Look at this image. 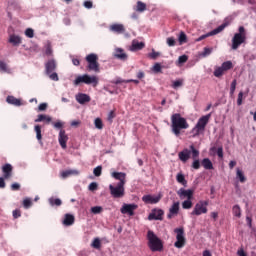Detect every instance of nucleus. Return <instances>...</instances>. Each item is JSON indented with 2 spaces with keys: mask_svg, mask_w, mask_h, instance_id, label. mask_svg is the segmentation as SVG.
Returning a JSON list of instances; mask_svg holds the SVG:
<instances>
[{
  "mask_svg": "<svg viewBox=\"0 0 256 256\" xmlns=\"http://www.w3.org/2000/svg\"><path fill=\"white\" fill-rule=\"evenodd\" d=\"M84 7H85L86 9H92V8H93V2H91V1H85V2H84Z\"/></svg>",
  "mask_w": 256,
  "mask_h": 256,
  "instance_id": "338daca9",
  "label": "nucleus"
},
{
  "mask_svg": "<svg viewBox=\"0 0 256 256\" xmlns=\"http://www.w3.org/2000/svg\"><path fill=\"white\" fill-rule=\"evenodd\" d=\"M91 247H93V249H101V239L94 238L91 243Z\"/></svg>",
  "mask_w": 256,
  "mask_h": 256,
  "instance_id": "79ce46f5",
  "label": "nucleus"
},
{
  "mask_svg": "<svg viewBox=\"0 0 256 256\" xmlns=\"http://www.w3.org/2000/svg\"><path fill=\"white\" fill-rule=\"evenodd\" d=\"M112 33H116L117 35H121V33H125V26L123 24H112L109 27Z\"/></svg>",
  "mask_w": 256,
  "mask_h": 256,
  "instance_id": "b1692460",
  "label": "nucleus"
},
{
  "mask_svg": "<svg viewBox=\"0 0 256 256\" xmlns=\"http://www.w3.org/2000/svg\"><path fill=\"white\" fill-rule=\"evenodd\" d=\"M7 103H9V105H14L15 107H21V100L15 98L14 96H8L6 99Z\"/></svg>",
  "mask_w": 256,
  "mask_h": 256,
  "instance_id": "cd10ccee",
  "label": "nucleus"
},
{
  "mask_svg": "<svg viewBox=\"0 0 256 256\" xmlns=\"http://www.w3.org/2000/svg\"><path fill=\"white\" fill-rule=\"evenodd\" d=\"M236 179L240 183H245V181H247V178L245 177V173H243V170H241L240 168L236 169Z\"/></svg>",
  "mask_w": 256,
  "mask_h": 256,
  "instance_id": "7c9ffc66",
  "label": "nucleus"
},
{
  "mask_svg": "<svg viewBox=\"0 0 256 256\" xmlns=\"http://www.w3.org/2000/svg\"><path fill=\"white\" fill-rule=\"evenodd\" d=\"M228 25L229 24H227V23L221 24L220 26H218L214 30H212V31H210V32H208L206 34H203L200 37H198L196 39V41L197 42L203 41V39H207V37H213V35H219V33H221V31H223L225 29V27H227Z\"/></svg>",
  "mask_w": 256,
  "mask_h": 256,
  "instance_id": "9b49d317",
  "label": "nucleus"
},
{
  "mask_svg": "<svg viewBox=\"0 0 256 256\" xmlns=\"http://www.w3.org/2000/svg\"><path fill=\"white\" fill-rule=\"evenodd\" d=\"M173 89H179V87H183V80H175L172 82Z\"/></svg>",
  "mask_w": 256,
  "mask_h": 256,
  "instance_id": "8fccbe9b",
  "label": "nucleus"
},
{
  "mask_svg": "<svg viewBox=\"0 0 256 256\" xmlns=\"http://www.w3.org/2000/svg\"><path fill=\"white\" fill-rule=\"evenodd\" d=\"M174 233H176V242L174 243V247H176V249H183L186 243L185 229L183 227L175 228Z\"/></svg>",
  "mask_w": 256,
  "mask_h": 256,
  "instance_id": "6e6552de",
  "label": "nucleus"
},
{
  "mask_svg": "<svg viewBox=\"0 0 256 256\" xmlns=\"http://www.w3.org/2000/svg\"><path fill=\"white\" fill-rule=\"evenodd\" d=\"M161 53L155 52L154 50L149 54L150 59H156Z\"/></svg>",
  "mask_w": 256,
  "mask_h": 256,
  "instance_id": "e2e57ef3",
  "label": "nucleus"
},
{
  "mask_svg": "<svg viewBox=\"0 0 256 256\" xmlns=\"http://www.w3.org/2000/svg\"><path fill=\"white\" fill-rule=\"evenodd\" d=\"M34 131L36 133V139L39 141V143H43L41 140L43 139V136L41 135V126L40 125H35L34 126Z\"/></svg>",
  "mask_w": 256,
  "mask_h": 256,
  "instance_id": "f704fd0d",
  "label": "nucleus"
},
{
  "mask_svg": "<svg viewBox=\"0 0 256 256\" xmlns=\"http://www.w3.org/2000/svg\"><path fill=\"white\" fill-rule=\"evenodd\" d=\"M111 176L113 177V179H116V181H119L118 183L125 185V179L127 177V174H125L124 172H113Z\"/></svg>",
  "mask_w": 256,
  "mask_h": 256,
  "instance_id": "4be33fe9",
  "label": "nucleus"
},
{
  "mask_svg": "<svg viewBox=\"0 0 256 256\" xmlns=\"http://www.w3.org/2000/svg\"><path fill=\"white\" fill-rule=\"evenodd\" d=\"M94 125L96 127V129H103V121L101 120V118H96L94 120Z\"/></svg>",
  "mask_w": 256,
  "mask_h": 256,
  "instance_id": "3c124183",
  "label": "nucleus"
},
{
  "mask_svg": "<svg viewBox=\"0 0 256 256\" xmlns=\"http://www.w3.org/2000/svg\"><path fill=\"white\" fill-rule=\"evenodd\" d=\"M188 60H189L188 55L179 56L178 60L175 62V65L177 67H183L184 63H187Z\"/></svg>",
  "mask_w": 256,
  "mask_h": 256,
  "instance_id": "2f4dec72",
  "label": "nucleus"
},
{
  "mask_svg": "<svg viewBox=\"0 0 256 256\" xmlns=\"http://www.w3.org/2000/svg\"><path fill=\"white\" fill-rule=\"evenodd\" d=\"M163 215L165 212L161 209H153L152 212L149 214L148 219L149 221H163Z\"/></svg>",
  "mask_w": 256,
  "mask_h": 256,
  "instance_id": "ddd939ff",
  "label": "nucleus"
},
{
  "mask_svg": "<svg viewBox=\"0 0 256 256\" xmlns=\"http://www.w3.org/2000/svg\"><path fill=\"white\" fill-rule=\"evenodd\" d=\"M33 205V202L31 201V198H25L23 200V207L24 209H29Z\"/></svg>",
  "mask_w": 256,
  "mask_h": 256,
  "instance_id": "09e8293b",
  "label": "nucleus"
},
{
  "mask_svg": "<svg viewBox=\"0 0 256 256\" xmlns=\"http://www.w3.org/2000/svg\"><path fill=\"white\" fill-rule=\"evenodd\" d=\"M237 105H238V106L243 105V92H239V93H238Z\"/></svg>",
  "mask_w": 256,
  "mask_h": 256,
  "instance_id": "bf43d9fd",
  "label": "nucleus"
},
{
  "mask_svg": "<svg viewBox=\"0 0 256 256\" xmlns=\"http://www.w3.org/2000/svg\"><path fill=\"white\" fill-rule=\"evenodd\" d=\"M166 43H167L168 47H175V43H177V41H175L174 37H168L166 39Z\"/></svg>",
  "mask_w": 256,
  "mask_h": 256,
  "instance_id": "864d4df0",
  "label": "nucleus"
},
{
  "mask_svg": "<svg viewBox=\"0 0 256 256\" xmlns=\"http://www.w3.org/2000/svg\"><path fill=\"white\" fill-rule=\"evenodd\" d=\"M145 9H147V5L141 1H138L136 11H139V13H143V11H145Z\"/></svg>",
  "mask_w": 256,
  "mask_h": 256,
  "instance_id": "c03bdc74",
  "label": "nucleus"
},
{
  "mask_svg": "<svg viewBox=\"0 0 256 256\" xmlns=\"http://www.w3.org/2000/svg\"><path fill=\"white\" fill-rule=\"evenodd\" d=\"M98 188H99V184H97V182H91L88 186V189L90 191H97Z\"/></svg>",
  "mask_w": 256,
  "mask_h": 256,
  "instance_id": "13d9d810",
  "label": "nucleus"
},
{
  "mask_svg": "<svg viewBox=\"0 0 256 256\" xmlns=\"http://www.w3.org/2000/svg\"><path fill=\"white\" fill-rule=\"evenodd\" d=\"M102 171H103V167L97 166L96 168H94L93 174L95 175V177H101Z\"/></svg>",
  "mask_w": 256,
  "mask_h": 256,
  "instance_id": "6e6d98bb",
  "label": "nucleus"
},
{
  "mask_svg": "<svg viewBox=\"0 0 256 256\" xmlns=\"http://www.w3.org/2000/svg\"><path fill=\"white\" fill-rule=\"evenodd\" d=\"M60 175H61L62 179H67V177H71V175H79V170H75V169L66 170V171L61 172Z\"/></svg>",
  "mask_w": 256,
  "mask_h": 256,
  "instance_id": "c756f323",
  "label": "nucleus"
},
{
  "mask_svg": "<svg viewBox=\"0 0 256 256\" xmlns=\"http://www.w3.org/2000/svg\"><path fill=\"white\" fill-rule=\"evenodd\" d=\"M225 74V71L223 70V68L220 66V67H216L214 69V77H223V75Z\"/></svg>",
  "mask_w": 256,
  "mask_h": 256,
  "instance_id": "ea45409f",
  "label": "nucleus"
},
{
  "mask_svg": "<svg viewBox=\"0 0 256 256\" xmlns=\"http://www.w3.org/2000/svg\"><path fill=\"white\" fill-rule=\"evenodd\" d=\"M110 195L114 199H121L125 197V184L117 183V185L110 184L109 185Z\"/></svg>",
  "mask_w": 256,
  "mask_h": 256,
  "instance_id": "0eeeda50",
  "label": "nucleus"
},
{
  "mask_svg": "<svg viewBox=\"0 0 256 256\" xmlns=\"http://www.w3.org/2000/svg\"><path fill=\"white\" fill-rule=\"evenodd\" d=\"M213 53V48H204V51L202 52V57H209V55Z\"/></svg>",
  "mask_w": 256,
  "mask_h": 256,
  "instance_id": "4d7b16f0",
  "label": "nucleus"
},
{
  "mask_svg": "<svg viewBox=\"0 0 256 256\" xmlns=\"http://www.w3.org/2000/svg\"><path fill=\"white\" fill-rule=\"evenodd\" d=\"M191 207H193V202L191 201V199H187L184 202H182V208L191 209Z\"/></svg>",
  "mask_w": 256,
  "mask_h": 256,
  "instance_id": "de8ad7c7",
  "label": "nucleus"
},
{
  "mask_svg": "<svg viewBox=\"0 0 256 256\" xmlns=\"http://www.w3.org/2000/svg\"><path fill=\"white\" fill-rule=\"evenodd\" d=\"M177 195L180 197V199H193V190L180 188L177 191Z\"/></svg>",
  "mask_w": 256,
  "mask_h": 256,
  "instance_id": "dca6fc26",
  "label": "nucleus"
},
{
  "mask_svg": "<svg viewBox=\"0 0 256 256\" xmlns=\"http://www.w3.org/2000/svg\"><path fill=\"white\" fill-rule=\"evenodd\" d=\"M245 41H247V33H245V27L240 26L238 28V32L235 33L232 38L231 49L233 51H237V48L241 47V45H243V43H245Z\"/></svg>",
  "mask_w": 256,
  "mask_h": 256,
  "instance_id": "20e7f679",
  "label": "nucleus"
},
{
  "mask_svg": "<svg viewBox=\"0 0 256 256\" xmlns=\"http://www.w3.org/2000/svg\"><path fill=\"white\" fill-rule=\"evenodd\" d=\"M211 119V114H207L205 116H202L198 119V122L194 126V128L191 130L192 137H199L202 133H205V127H207V124L209 123V120Z\"/></svg>",
  "mask_w": 256,
  "mask_h": 256,
  "instance_id": "7ed1b4c3",
  "label": "nucleus"
},
{
  "mask_svg": "<svg viewBox=\"0 0 256 256\" xmlns=\"http://www.w3.org/2000/svg\"><path fill=\"white\" fill-rule=\"evenodd\" d=\"M63 125H64V123L61 121H57V122L53 123V127L55 129H60V131H61V129H63Z\"/></svg>",
  "mask_w": 256,
  "mask_h": 256,
  "instance_id": "052dcab7",
  "label": "nucleus"
},
{
  "mask_svg": "<svg viewBox=\"0 0 256 256\" xmlns=\"http://www.w3.org/2000/svg\"><path fill=\"white\" fill-rule=\"evenodd\" d=\"M191 153H193V151H191V149H183L181 152L178 153V158L180 159V161H182V163H187L189 161V159H191Z\"/></svg>",
  "mask_w": 256,
  "mask_h": 256,
  "instance_id": "f3484780",
  "label": "nucleus"
},
{
  "mask_svg": "<svg viewBox=\"0 0 256 256\" xmlns=\"http://www.w3.org/2000/svg\"><path fill=\"white\" fill-rule=\"evenodd\" d=\"M237 255L238 256H247V254L245 253V250H243V248L238 249Z\"/></svg>",
  "mask_w": 256,
  "mask_h": 256,
  "instance_id": "774afa93",
  "label": "nucleus"
},
{
  "mask_svg": "<svg viewBox=\"0 0 256 256\" xmlns=\"http://www.w3.org/2000/svg\"><path fill=\"white\" fill-rule=\"evenodd\" d=\"M86 61L88 63L89 71H94V73H99V57L95 53L88 54L86 56Z\"/></svg>",
  "mask_w": 256,
  "mask_h": 256,
  "instance_id": "1a4fd4ad",
  "label": "nucleus"
},
{
  "mask_svg": "<svg viewBox=\"0 0 256 256\" xmlns=\"http://www.w3.org/2000/svg\"><path fill=\"white\" fill-rule=\"evenodd\" d=\"M176 181L181 183V185H184V187L187 185V180H185V176L182 173L177 174Z\"/></svg>",
  "mask_w": 256,
  "mask_h": 256,
  "instance_id": "58836bf2",
  "label": "nucleus"
},
{
  "mask_svg": "<svg viewBox=\"0 0 256 256\" xmlns=\"http://www.w3.org/2000/svg\"><path fill=\"white\" fill-rule=\"evenodd\" d=\"M190 149L192 151V159H194L192 167L193 169H199L201 167V162L197 159L199 157V150L194 145H190Z\"/></svg>",
  "mask_w": 256,
  "mask_h": 256,
  "instance_id": "4468645a",
  "label": "nucleus"
},
{
  "mask_svg": "<svg viewBox=\"0 0 256 256\" xmlns=\"http://www.w3.org/2000/svg\"><path fill=\"white\" fill-rule=\"evenodd\" d=\"M38 111H47V103H41L38 106Z\"/></svg>",
  "mask_w": 256,
  "mask_h": 256,
  "instance_id": "0e129e2a",
  "label": "nucleus"
},
{
  "mask_svg": "<svg viewBox=\"0 0 256 256\" xmlns=\"http://www.w3.org/2000/svg\"><path fill=\"white\" fill-rule=\"evenodd\" d=\"M2 173L4 175V179H9L11 175H13V166L9 163L2 166Z\"/></svg>",
  "mask_w": 256,
  "mask_h": 256,
  "instance_id": "412c9836",
  "label": "nucleus"
},
{
  "mask_svg": "<svg viewBox=\"0 0 256 256\" xmlns=\"http://www.w3.org/2000/svg\"><path fill=\"white\" fill-rule=\"evenodd\" d=\"M0 71L2 73H11V69L7 66V63L0 61Z\"/></svg>",
  "mask_w": 256,
  "mask_h": 256,
  "instance_id": "4c0bfd02",
  "label": "nucleus"
},
{
  "mask_svg": "<svg viewBox=\"0 0 256 256\" xmlns=\"http://www.w3.org/2000/svg\"><path fill=\"white\" fill-rule=\"evenodd\" d=\"M216 153L218 155V157L220 159H223V147H219L217 150H216Z\"/></svg>",
  "mask_w": 256,
  "mask_h": 256,
  "instance_id": "69168bd1",
  "label": "nucleus"
},
{
  "mask_svg": "<svg viewBox=\"0 0 256 256\" xmlns=\"http://www.w3.org/2000/svg\"><path fill=\"white\" fill-rule=\"evenodd\" d=\"M220 67L223 68L224 71H229L230 69H233V62L231 61L223 62Z\"/></svg>",
  "mask_w": 256,
  "mask_h": 256,
  "instance_id": "a19ab883",
  "label": "nucleus"
},
{
  "mask_svg": "<svg viewBox=\"0 0 256 256\" xmlns=\"http://www.w3.org/2000/svg\"><path fill=\"white\" fill-rule=\"evenodd\" d=\"M232 213L234 217L241 219V207L239 205L236 204L232 207Z\"/></svg>",
  "mask_w": 256,
  "mask_h": 256,
  "instance_id": "c9c22d12",
  "label": "nucleus"
},
{
  "mask_svg": "<svg viewBox=\"0 0 256 256\" xmlns=\"http://www.w3.org/2000/svg\"><path fill=\"white\" fill-rule=\"evenodd\" d=\"M178 214H179V202H174L169 209L167 218L172 219L174 215H178Z\"/></svg>",
  "mask_w": 256,
  "mask_h": 256,
  "instance_id": "5701e85b",
  "label": "nucleus"
},
{
  "mask_svg": "<svg viewBox=\"0 0 256 256\" xmlns=\"http://www.w3.org/2000/svg\"><path fill=\"white\" fill-rule=\"evenodd\" d=\"M208 206H209V201L207 200L198 201L195 204L194 209L191 212V215H196V217H199V215H205V213H207L208 211L207 209Z\"/></svg>",
  "mask_w": 256,
  "mask_h": 256,
  "instance_id": "9d476101",
  "label": "nucleus"
},
{
  "mask_svg": "<svg viewBox=\"0 0 256 256\" xmlns=\"http://www.w3.org/2000/svg\"><path fill=\"white\" fill-rule=\"evenodd\" d=\"M202 167H204V169L211 170L213 169V162H211L209 158H204L202 160Z\"/></svg>",
  "mask_w": 256,
  "mask_h": 256,
  "instance_id": "72a5a7b5",
  "label": "nucleus"
},
{
  "mask_svg": "<svg viewBox=\"0 0 256 256\" xmlns=\"http://www.w3.org/2000/svg\"><path fill=\"white\" fill-rule=\"evenodd\" d=\"M236 89H237V80L234 79L230 86V95H234Z\"/></svg>",
  "mask_w": 256,
  "mask_h": 256,
  "instance_id": "5fc2aeb1",
  "label": "nucleus"
},
{
  "mask_svg": "<svg viewBox=\"0 0 256 256\" xmlns=\"http://www.w3.org/2000/svg\"><path fill=\"white\" fill-rule=\"evenodd\" d=\"M67 141H69V136H67L64 129H61L58 136V142L62 149H67Z\"/></svg>",
  "mask_w": 256,
  "mask_h": 256,
  "instance_id": "2eb2a0df",
  "label": "nucleus"
},
{
  "mask_svg": "<svg viewBox=\"0 0 256 256\" xmlns=\"http://www.w3.org/2000/svg\"><path fill=\"white\" fill-rule=\"evenodd\" d=\"M178 41L180 45H183V43H187V34H185V32H180L178 36Z\"/></svg>",
  "mask_w": 256,
  "mask_h": 256,
  "instance_id": "37998d69",
  "label": "nucleus"
},
{
  "mask_svg": "<svg viewBox=\"0 0 256 256\" xmlns=\"http://www.w3.org/2000/svg\"><path fill=\"white\" fill-rule=\"evenodd\" d=\"M135 209H137V204H123L120 212L122 215H129L130 217H133L135 215Z\"/></svg>",
  "mask_w": 256,
  "mask_h": 256,
  "instance_id": "f8f14e48",
  "label": "nucleus"
},
{
  "mask_svg": "<svg viewBox=\"0 0 256 256\" xmlns=\"http://www.w3.org/2000/svg\"><path fill=\"white\" fill-rule=\"evenodd\" d=\"M75 99L80 105H85V103H89V101H91V97L85 93L76 94Z\"/></svg>",
  "mask_w": 256,
  "mask_h": 256,
  "instance_id": "6ab92c4d",
  "label": "nucleus"
},
{
  "mask_svg": "<svg viewBox=\"0 0 256 256\" xmlns=\"http://www.w3.org/2000/svg\"><path fill=\"white\" fill-rule=\"evenodd\" d=\"M8 42L11 43V45H13V47H17V46L21 45L22 39H21V36L12 34L9 36Z\"/></svg>",
  "mask_w": 256,
  "mask_h": 256,
  "instance_id": "393cba45",
  "label": "nucleus"
},
{
  "mask_svg": "<svg viewBox=\"0 0 256 256\" xmlns=\"http://www.w3.org/2000/svg\"><path fill=\"white\" fill-rule=\"evenodd\" d=\"M80 83H85V85H92L93 87H97L99 85V78L95 75L84 74L78 76L74 80V85H80Z\"/></svg>",
  "mask_w": 256,
  "mask_h": 256,
  "instance_id": "39448f33",
  "label": "nucleus"
},
{
  "mask_svg": "<svg viewBox=\"0 0 256 256\" xmlns=\"http://www.w3.org/2000/svg\"><path fill=\"white\" fill-rule=\"evenodd\" d=\"M45 55H47L48 57H51V55H53V48L51 47V42L47 41L45 46Z\"/></svg>",
  "mask_w": 256,
  "mask_h": 256,
  "instance_id": "e433bc0d",
  "label": "nucleus"
},
{
  "mask_svg": "<svg viewBox=\"0 0 256 256\" xmlns=\"http://www.w3.org/2000/svg\"><path fill=\"white\" fill-rule=\"evenodd\" d=\"M153 71H154L155 73H160V71H161V64H160V63L154 64V66H153Z\"/></svg>",
  "mask_w": 256,
  "mask_h": 256,
  "instance_id": "680f3d73",
  "label": "nucleus"
},
{
  "mask_svg": "<svg viewBox=\"0 0 256 256\" xmlns=\"http://www.w3.org/2000/svg\"><path fill=\"white\" fill-rule=\"evenodd\" d=\"M57 69V62L54 59L49 60L45 64V73L51 81H59V75L55 71Z\"/></svg>",
  "mask_w": 256,
  "mask_h": 256,
  "instance_id": "423d86ee",
  "label": "nucleus"
},
{
  "mask_svg": "<svg viewBox=\"0 0 256 256\" xmlns=\"http://www.w3.org/2000/svg\"><path fill=\"white\" fill-rule=\"evenodd\" d=\"M145 47V43L133 41L130 47V51H141Z\"/></svg>",
  "mask_w": 256,
  "mask_h": 256,
  "instance_id": "c85d7f7f",
  "label": "nucleus"
},
{
  "mask_svg": "<svg viewBox=\"0 0 256 256\" xmlns=\"http://www.w3.org/2000/svg\"><path fill=\"white\" fill-rule=\"evenodd\" d=\"M115 57L117 59H120L121 61H127V54L125 53V51L121 48H117L115 50Z\"/></svg>",
  "mask_w": 256,
  "mask_h": 256,
  "instance_id": "bb28decb",
  "label": "nucleus"
},
{
  "mask_svg": "<svg viewBox=\"0 0 256 256\" xmlns=\"http://www.w3.org/2000/svg\"><path fill=\"white\" fill-rule=\"evenodd\" d=\"M148 247L153 253L163 251V240L158 238L155 232L149 230L147 232Z\"/></svg>",
  "mask_w": 256,
  "mask_h": 256,
  "instance_id": "f03ea898",
  "label": "nucleus"
},
{
  "mask_svg": "<svg viewBox=\"0 0 256 256\" xmlns=\"http://www.w3.org/2000/svg\"><path fill=\"white\" fill-rule=\"evenodd\" d=\"M171 129L172 133L175 134L176 137L181 135V129H189V123H187V119L181 117V114L176 113L171 116Z\"/></svg>",
  "mask_w": 256,
  "mask_h": 256,
  "instance_id": "f257e3e1",
  "label": "nucleus"
},
{
  "mask_svg": "<svg viewBox=\"0 0 256 256\" xmlns=\"http://www.w3.org/2000/svg\"><path fill=\"white\" fill-rule=\"evenodd\" d=\"M91 213H93V215H99V213L103 212V207L101 206H94L90 209Z\"/></svg>",
  "mask_w": 256,
  "mask_h": 256,
  "instance_id": "49530a36",
  "label": "nucleus"
},
{
  "mask_svg": "<svg viewBox=\"0 0 256 256\" xmlns=\"http://www.w3.org/2000/svg\"><path fill=\"white\" fill-rule=\"evenodd\" d=\"M246 222H247V225L250 229H252V231L255 233L256 235V229L253 228V219H251V217L249 216H246Z\"/></svg>",
  "mask_w": 256,
  "mask_h": 256,
  "instance_id": "603ef678",
  "label": "nucleus"
},
{
  "mask_svg": "<svg viewBox=\"0 0 256 256\" xmlns=\"http://www.w3.org/2000/svg\"><path fill=\"white\" fill-rule=\"evenodd\" d=\"M75 223V216L73 214H65L62 220L64 227H71Z\"/></svg>",
  "mask_w": 256,
  "mask_h": 256,
  "instance_id": "aec40b11",
  "label": "nucleus"
},
{
  "mask_svg": "<svg viewBox=\"0 0 256 256\" xmlns=\"http://www.w3.org/2000/svg\"><path fill=\"white\" fill-rule=\"evenodd\" d=\"M34 121H35V123H41L43 121H45L46 123H51V121H53V119L49 115L39 114L37 119H35Z\"/></svg>",
  "mask_w": 256,
  "mask_h": 256,
  "instance_id": "a878e982",
  "label": "nucleus"
},
{
  "mask_svg": "<svg viewBox=\"0 0 256 256\" xmlns=\"http://www.w3.org/2000/svg\"><path fill=\"white\" fill-rule=\"evenodd\" d=\"M24 33L25 36L28 37V39H33V37H35V31L33 30V28H27Z\"/></svg>",
  "mask_w": 256,
  "mask_h": 256,
  "instance_id": "a18cd8bd",
  "label": "nucleus"
},
{
  "mask_svg": "<svg viewBox=\"0 0 256 256\" xmlns=\"http://www.w3.org/2000/svg\"><path fill=\"white\" fill-rule=\"evenodd\" d=\"M142 201L144 203H148L150 205H155L161 201V196H153V195H144L142 197Z\"/></svg>",
  "mask_w": 256,
  "mask_h": 256,
  "instance_id": "a211bd4d",
  "label": "nucleus"
},
{
  "mask_svg": "<svg viewBox=\"0 0 256 256\" xmlns=\"http://www.w3.org/2000/svg\"><path fill=\"white\" fill-rule=\"evenodd\" d=\"M48 202L50 203V205H51V207H61V205H62V201H61V199H59V198H53V197H51V198H49L48 199Z\"/></svg>",
  "mask_w": 256,
  "mask_h": 256,
  "instance_id": "473e14b6",
  "label": "nucleus"
}]
</instances>
